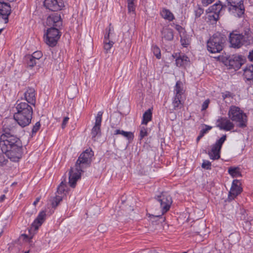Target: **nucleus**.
<instances>
[{"instance_id": "e433bc0d", "label": "nucleus", "mask_w": 253, "mask_h": 253, "mask_svg": "<svg viewBox=\"0 0 253 253\" xmlns=\"http://www.w3.org/2000/svg\"><path fill=\"white\" fill-rule=\"evenodd\" d=\"M148 135L147 128L145 126H140V130L139 135V140H142L144 137Z\"/></svg>"}, {"instance_id": "79ce46f5", "label": "nucleus", "mask_w": 253, "mask_h": 253, "mask_svg": "<svg viewBox=\"0 0 253 253\" xmlns=\"http://www.w3.org/2000/svg\"><path fill=\"white\" fill-rule=\"evenodd\" d=\"M4 152H0V166H3L6 165L8 162L7 159H5Z\"/></svg>"}, {"instance_id": "c756f323", "label": "nucleus", "mask_w": 253, "mask_h": 253, "mask_svg": "<svg viewBox=\"0 0 253 253\" xmlns=\"http://www.w3.org/2000/svg\"><path fill=\"white\" fill-rule=\"evenodd\" d=\"M206 12L207 14V18L208 19V21L212 24L216 23V21L219 19V15L211 12Z\"/></svg>"}, {"instance_id": "f704fd0d", "label": "nucleus", "mask_w": 253, "mask_h": 253, "mask_svg": "<svg viewBox=\"0 0 253 253\" xmlns=\"http://www.w3.org/2000/svg\"><path fill=\"white\" fill-rule=\"evenodd\" d=\"M206 128L202 129L200 132L198 136L197 137L196 141L197 142L204 136L205 133H206L209 130L212 128V127L206 125Z\"/></svg>"}, {"instance_id": "9b49d317", "label": "nucleus", "mask_w": 253, "mask_h": 253, "mask_svg": "<svg viewBox=\"0 0 253 253\" xmlns=\"http://www.w3.org/2000/svg\"><path fill=\"white\" fill-rule=\"evenodd\" d=\"M228 4L229 11L235 10L237 11L239 17H241L245 12V7L243 0H227Z\"/></svg>"}, {"instance_id": "e2e57ef3", "label": "nucleus", "mask_w": 253, "mask_h": 253, "mask_svg": "<svg viewBox=\"0 0 253 253\" xmlns=\"http://www.w3.org/2000/svg\"><path fill=\"white\" fill-rule=\"evenodd\" d=\"M30 251H26L24 252V253H29Z\"/></svg>"}, {"instance_id": "680f3d73", "label": "nucleus", "mask_w": 253, "mask_h": 253, "mask_svg": "<svg viewBox=\"0 0 253 253\" xmlns=\"http://www.w3.org/2000/svg\"><path fill=\"white\" fill-rule=\"evenodd\" d=\"M7 1H8L9 2H12V1H14L15 0H7Z\"/></svg>"}, {"instance_id": "864d4df0", "label": "nucleus", "mask_w": 253, "mask_h": 253, "mask_svg": "<svg viewBox=\"0 0 253 253\" xmlns=\"http://www.w3.org/2000/svg\"><path fill=\"white\" fill-rule=\"evenodd\" d=\"M110 28L108 30V32L104 36V41H109V36H110Z\"/></svg>"}, {"instance_id": "37998d69", "label": "nucleus", "mask_w": 253, "mask_h": 253, "mask_svg": "<svg viewBox=\"0 0 253 253\" xmlns=\"http://www.w3.org/2000/svg\"><path fill=\"white\" fill-rule=\"evenodd\" d=\"M234 95L233 93L230 92V91H226L222 93V97L223 99L225 100L227 98H230L233 99L234 97Z\"/></svg>"}, {"instance_id": "ea45409f", "label": "nucleus", "mask_w": 253, "mask_h": 253, "mask_svg": "<svg viewBox=\"0 0 253 253\" xmlns=\"http://www.w3.org/2000/svg\"><path fill=\"white\" fill-rule=\"evenodd\" d=\"M66 184L64 183V182H61L60 184L58 186L57 192L58 194H62L64 193V192L66 191Z\"/></svg>"}, {"instance_id": "5701e85b", "label": "nucleus", "mask_w": 253, "mask_h": 253, "mask_svg": "<svg viewBox=\"0 0 253 253\" xmlns=\"http://www.w3.org/2000/svg\"><path fill=\"white\" fill-rule=\"evenodd\" d=\"M226 7V6L225 5H223L221 2L219 1L218 3H216L209 7L206 10V12H211L219 15L222 10L224 9Z\"/></svg>"}, {"instance_id": "7ed1b4c3", "label": "nucleus", "mask_w": 253, "mask_h": 253, "mask_svg": "<svg viewBox=\"0 0 253 253\" xmlns=\"http://www.w3.org/2000/svg\"><path fill=\"white\" fill-rule=\"evenodd\" d=\"M16 112L14 114L13 118L22 127L29 125L31 123L33 113V108L30 105L25 102L17 101L15 105Z\"/></svg>"}, {"instance_id": "20e7f679", "label": "nucleus", "mask_w": 253, "mask_h": 253, "mask_svg": "<svg viewBox=\"0 0 253 253\" xmlns=\"http://www.w3.org/2000/svg\"><path fill=\"white\" fill-rule=\"evenodd\" d=\"M229 40L231 47L235 48L253 43V37L249 28H246L241 34L237 31L232 32L230 34Z\"/></svg>"}, {"instance_id": "f8f14e48", "label": "nucleus", "mask_w": 253, "mask_h": 253, "mask_svg": "<svg viewBox=\"0 0 253 253\" xmlns=\"http://www.w3.org/2000/svg\"><path fill=\"white\" fill-rule=\"evenodd\" d=\"M11 12V7L9 3L0 0V19H3L4 23L8 22L9 16Z\"/></svg>"}, {"instance_id": "c03bdc74", "label": "nucleus", "mask_w": 253, "mask_h": 253, "mask_svg": "<svg viewBox=\"0 0 253 253\" xmlns=\"http://www.w3.org/2000/svg\"><path fill=\"white\" fill-rule=\"evenodd\" d=\"M195 17L199 18L204 12V9L200 6H198L194 10Z\"/></svg>"}, {"instance_id": "6e6d98bb", "label": "nucleus", "mask_w": 253, "mask_h": 253, "mask_svg": "<svg viewBox=\"0 0 253 253\" xmlns=\"http://www.w3.org/2000/svg\"><path fill=\"white\" fill-rule=\"evenodd\" d=\"M40 200V197L37 198L35 200V201L34 202L33 205L35 206H36L37 205V204L39 202Z\"/></svg>"}, {"instance_id": "bf43d9fd", "label": "nucleus", "mask_w": 253, "mask_h": 253, "mask_svg": "<svg viewBox=\"0 0 253 253\" xmlns=\"http://www.w3.org/2000/svg\"><path fill=\"white\" fill-rule=\"evenodd\" d=\"M3 30V28L0 29V35L1 34Z\"/></svg>"}, {"instance_id": "412c9836", "label": "nucleus", "mask_w": 253, "mask_h": 253, "mask_svg": "<svg viewBox=\"0 0 253 253\" xmlns=\"http://www.w3.org/2000/svg\"><path fill=\"white\" fill-rule=\"evenodd\" d=\"M161 35L162 40L171 41L174 37L173 30L168 27H164L161 30Z\"/></svg>"}, {"instance_id": "6ab92c4d", "label": "nucleus", "mask_w": 253, "mask_h": 253, "mask_svg": "<svg viewBox=\"0 0 253 253\" xmlns=\"http://www.w3.org/2000/svg\"><path fill=\"white\" fill-rule=\"evenodd\" d=\"M46 213L45 211H42L40 212L37 217L35 219V220L33 222L32 226L30 229L29 230V232H30L32 230H34V231L38 230L39 227L41 226L44 221Z\"/></svg>"}, {"instance_id": "6e6552de", "label": "nucleus", "mask_w": 253, "mask_h": 253, "mask_svg": "<svg viewBox=\"0 0 253 253\" xmlns=\"http://www.w3.org/2000/svg\"><path fill=\"white\" fill-rule=\"evenodd\" d=\"M3 126L2 127V133L1 134L0 138L3 137L4 136H9L11 135H15L14 133L17 131V122L11 119H6L3 122Z\"/></svg>"}, {"instance_id": "13d9d810", "label": "nucleus", "mask_w": 253, "mask_h": 253, "mask_svg": "<svg viewBox=\"0 0 253 253\" xmlns=\"http://www.w3.org/2000/svg\"><path fill=\"white\" fill-rule=\"evenodd\" d=\"M22 236L24 237V238H28V236L26 234H23Z\"/></svg>"}, {"instance_id": "5fc2aeb1", "label": "nucleus", "mask_w": 253, "mask_h": 253, "mask_svg": "<svg viewBox=\"0 0 253 253\" xmlns=\"http://www.w3.org/2000/svg\"><path fill=\"white\" fill-rule=\"evenodd\" d=\"M248 58L250 61H253V50L249 52Z\"/></svg>"}, {"instance_id": "338daca9", "label": "nucleus", "mask_w": 253, "mask_h": 253, "mask_svg": "<svg viewBox=\"0 0 253 253\" xmlns=\"http://www.w3.org/2000/svg\"><path fill=\"white\" fill-rule=\"evenodd\" d=\"M33 236H32L31 237H30V239H32Z\"/></svg>"}, {"instance_id": "aec40b11", "label": "nucleus", "mask_w": 253, "mask_h": 253, "mask_svg": "<svg viewBox=\"0 0 253 253\" xmlns=\"http://www.w3.org/2000/svg\"><path fill=\"white\" fill-rule=\"evenodd\" d=\"M36 91L33 87H28L24 93V98L28 104L35 105L36 102Z\"/></svg>"}, {"instance_id": "a878e982", "label": "nucleus", "mask_w": 253, "mask_h": 253, "mask_svg": "<svg viewBox=\"0 0 253 253\" xmlns=\"http://www.w3.org/2000/svg\"><path fill=\"white\" fill-rule=\"evenodd\" d=\"M114 135L121 134L126 138H127L129 141H131L133 139L134 135L132 132L130 131H125L123 130L116 129L115 130Z\"/></svg>"}, {"instance_id": "f03ea898", "label": "nucleus", "mask_w": 253, "mask_h": 253, "mask_svg": "<svg viewBox=\"0 0 253 253\" xmlns=\"http://www.w3.org/2000/svg\"><path fill=\"white\" fill-rule=\"evenodd\" d=\"M93 155L94 152L90 148L86 149L80 154L75 168H71L69 172V183L71 187H75L77 180L81 178L83 169L90 167Z\"/></svg>"}, {"instance_id": "1a4fd4ad", "label": "nucleus", "mask_w": 253, "mask_h": 253, "mask_svg": "<svg viewBox=\"0 0 253 253\" xmlns=\"http://www.w3.org/2000/svg\"><path fill=\"white\" fill-rule=\"evenodd\" d=\"M226 139V135H223L217 140L215 143L211 146V150L209 151L208 155L211 159L218 160L220 158V153L222 146Z\"/></svg>"}, {"instance_id": "f257e3e1", "label": "nucleus", "mask_w": 253, "mask_h": 253, "mask_svg": "<svg viewBox=\"0 0 253 253\" xmlns=\"http://www.w3.org/2000/svg\"><path fill=\"white\" fill-rule=\"evenodd\" d=\"M1 151L12 162H18L23 155V146L21 140L16 135L4 136L0 138Z\"/></svg>"}, {"instance_id": "4c0bfd02", "label": "nucleus", "mask_w": 253, "mask_h": 253, "mask_svg": "<svg viewBox=\"0 0 253 253\" xmlns=\"http://www.w3.org/2000/svg\"><path fill=\"white\" fill-rule=\"evenodd\" d=\"M154 54L158 59H160L161 57V51L158 46L157 45H153L152 47Z\"/></svg>"}, {"instance_id": "58836bf2", "label": "nucleus", "mask_w": 253, "mask_h": 253, "mask_svg": "<svg viewBox=\"0 0 253 253\" xmlns=\"http://www.w3.org/2000/svg\"><path fill=\"white\" fill-rule=\"evenodd\" d=\"M62 200V196L56 195L52 201V206L53 208L56 207L59 203Z\"/></svg>"}, {"instance_id": "dca6fc26", "label": "nucleus", "mask_w": 253, "mask_h": 253, "mask_svg": "<svg viewBox=\"0 0 253 253\" xmlns=\"http://www.w3.org/2000/svg\"><path fill=\"white\" fill-rule=\"evenodd\" d=\"M241 183L239 180L235 179L233 181L230 191L228 194L229 200L234 199L242 191V188L240 187Z\"/></svg>"}, {"instance_id": "3c124183", "label": "nucleus", "mask_w": 253, "mask_h": 253, "mask_svg": "<svg viewBox=\"0 0 253 253\" xmlns=\"http://www.w3.org/2000/svg\"><path fill=\"white\" fill-rule=\"evenodd\" d=\"M69 118L68 117H64L62 123V128H64L67 124Z\"/></svg>"}, {"instance_id": "423d86ee", "label": "nucleus", "mask_w": 253, "mask_h": 253, "mask_svg": "<svg viewBox=\"0 0 253 253\" xmlns=\"http://www.w3.org/2000/svg\"><path fill=\"white\" fill-rule=\"evenodd\" d=\"M228 115L233 122L238 123V127L244 128L247 126V116L239 107L234 105L230 106Z\"/></svg>"}, {"instance_id": "052dcab7", "label": "nucleus", "mask_w": 253, "mask_h": 253, "mask_svg": "<svg viewBox=\"0 0 253 253\" xmlns=\"http://www.w3.org/2000/svg\"><path fill=\"white\" fill-rule=\"evenodd\" d=\"M3 233V230H1L0 232V237H1V236L2 235Z\"/></svg>"}, {"instance_id": "0e129e2a", "label": "nucleus", "mask_w": 253, "mask_h": 253, "mask_svg": "<svg viewBox=\"0 0 253 253\" xmlns=\"http://www.w3.org/2000/svg\"><path fill=\"white\" fill-rule=\"evenodd\" d=\"M101 227H102V225H99V226H98V229H99V228H100Z\"/></svg>"}, {"instance_id": "393cba45", "label": "nucleus", "mask_w": 253, "mask_h": 253, "mask_svg": "<svg viewBox=\"0 0 253 253\" xmlns=\"http://www.w3.org/2000/svg\"><path fill=\"white\" fill-rule=\"evenodd\" d=\"M160 14L163 18L169 21H172L175 18L173 13L169 9L166 8H163Z\"/></svg>"}, {"instance_id": "a19ab883", "label": "nucleus", "mask_w": 253, "mask_h": 253, "mask_svg": "<svg viewBox=\"0 0 253 253\" xmlns=\"http://www.w3.org/2000/svg\"><path fill=\"white\" fill-rule=\"evenodd\" d=\"M104 49L106 52H108L109 50L111 48L114 42L112 41H104Z\"/></svg>"}, {"instance_id": "bb28decb", "label": "nucleus", "mask_w": 253, "mask_h": 253, "mask_svg": "<svg viewBox=\"0 0 253 253\" xmlns=\"http://www.w3.org/2000/svg\"><path fill=\"white\" fill-rule=\"evenodd\" d=\"M174 91L175 92V94L174 96H182V94L184 93V90L183 88V84L181 81H178L176 82L174 86Z\"/></svg>"}, {"instance_id": "0eeeda50", "label": "nucleus", "mask_w": 253, "mask_h": 253, "mask_svg": "<svg viewBox=\"0 0 253 253\" xmlns=\"http://www.w3.org/2000/svg\"><path fill=\"white\" fill-rule=\"evenodd\" d=\"M60 28L52 27L47 29L44 41L49 46L54 47L56 45L61 36V33L59 32Z\"/></svg>"}, {"instance_id": "2f4dec72", "label": "nucleus", "mask_w": 253, "mask_h": 253, "mask_svg": "<svg viewBox=\"0 0 253 253\" xmlns=\"http://www.w3.org/2000/svg\"><path fill=\"white\" fill-rule=\"evenodd\" d=\"M136 0H127V9L129 13L132 12L135 13L136 5L135 4V1Z\"/></svg>"}, {"instance_id": "ddd939ff", "label": "nucleus", "mask_w": 253, "mask_h": 253, "mask_svg": "<svg viewBox=\"0 0 253 253\" xmlns=\"http://www.w3.org/2000/svg\"><path fill=\"white\" fill-rule=\"evenodd\" d=\"M46 25L49 28H61L62 21L60 14L54 13L49 15L46 18Z\"/></svg>"}, {"instance_id": "9d476101", "label": "nucleus", "mask_w": 253, "mask_h": 253, "mask_svg": "<svg viewBox=\"0 0 253 253\" xmlns=\"http://www.w3.org/2000/svg\"><path fill=\"white\" fill-rule=\"evenodd\" d=\"M156 199L160 204L162 213L164 214L167 212L169 210L172 203L171 196L167 193L162 192Z\"/></svg>"}, {"instance_id": "4d7b16f0", "label": "nucleus", "mask_w": 253, "mask_h": 253, "mask_svg": "<svg viewBox=\"0 0 253 253\" xmlns=\"http://www.w3.org/2000/svg\"><path fill=\"white\" fill-rule=\"evenodd\" d=\"M5 195H1V196L0 197V202H3V200L5 199Z\"/></svg>"}, {"instance_id": "72a5a7b5", "label": "nucleus", "mask_w": 253, "mask_h": 253, "mask_svg": "<svg viewBox=\"0 0 253 253\" xmlns=\"http://www.w3.org/2000/svg\"><path fill=\"white\" fill-rule=\"evenodd\" d=\"M180 42L181 45L184 47H187L190 43V39L189 36H180Z\"/></svg>"}, {"instance_id": "de8ad7c7", "label": "nucleus", "mask_w": 253, "mask_h": 253, "mask_svg": "<svg viewBox=\"0 0 253 253\" xmlns=\"http://www.w3.org/2000/svg\"><path fill=\"white\" fill-rule=\"evenodd\" d=\"M202 167L206 169H211V163L209 161L204 160L202 165Z\"/></svg>"}, {"instance_id": "c85d7f7f", "label": "nucleus", "mask_w": 253, "mask_h": 253, "mask_svg": "<svg viewBox=\"0 0 253 253\" xmlns=\"http://www.w3.org/2000/svg\"><path fill=\"white\" fill-rule=\"evenodd\" d=\"M91 138L96 141L97 138L101 135V128L100 126H93L91 132Z\"/></svg>"}, {"instance_id": "f3484780", "label": "nucleus", "mask_w": 253, "mask_h": 253, "mask_svg": "<svg viewBox=\"0 0 253 253\" xmlns=\"http://www.w3.org/2000/svg\"><path fill=\"white\" fill-rule=\"evenodd\" d=\"M172 57L175 59V64L177 67H185L190 62L189 58L183 53H175Z\"/></svg>"}, {"instance_id": "2eb2a0df", "label": "nucleus", "mask_w": 253, "mask_h": 253, "mask_svg": "<svg viewBox=\"0 0 253 253\" xmlns=\"http://www.w3.org/2000/svg\"><path fill=\"white\" fill-rule=\"evenodd\" d=\"M216 126L220 130L230 131L234 127V125L226 117H219L216 121Z\"/></svg>"}, {"instance_id": "4468645a", "label": "nucleus", "mask_w": 253, "mask_h": 253, "mask_svg": "<svg viewBox=\"0 0 253 253\" xmlns=\"http://www.w3.org/2000/svg\"><path fill=\"white\" fill-rule=\"evenodd\" d=\"M43 5L49 10L57 11L64 7V3L62 0H44Z\"/></svg>"}, {"instance_id": "49530a36", "label": "nucleus", "mask_w": 253, "mask_h": 253, "mask_svg": "<svg viewBox=\"0 0 253 253\" xmlns=\"http://www.w3.org/2000/svg\"><path fill=\"white\" fill-rule=\"evenodd\" d=\"M34 58L36 59L38 61L40 59L42 56V52L40 51H37L34 52L32 55H31Z\"/></svg>"}, {"instance_id": "09e8293b", "label": "nucleus", "mask_w": 253, "mask_h": 253, "mask_svg": "<svg viewBox=\"0 0 253 253\" xmlns=\"http://www.w3.org/2000/svg\"><path fill=\"white\" fill-rule=\"evenodd\" d=\"M210 102V100L208 99L203 102L202 106V111L205 110L208 108Z\"/></svg>"}, {"instance_id": "69168bd1", "label": "nucleus", "mask_w": 253, "mask_h": 253, "mask_svg": "<svg viewBox=\"0 0 253 253\" xmlns=\"http://www.w3.org/2000/svg\"><path fill=\"white\" fill-rule=\"evenodd\" d=\"M12 185H15V183H12Z\"/></svg>"}, {"instance_id": "39448f33", "label": "nucleus", "mask_w": 253, "mask_h": 253, "mask_svg": "<svg viewBox=\"0 0 253 253\" xmlns=\"http://www.w3.org/2000/svg\"><path fill=\"white\" fill-rule=\"evenodd\" d=\"M226 41V37L220 33L213 35L207 43L208 50L212 53L220 52L223 48Z\"/></svg>"}, {"instance_id": "4be33fe9", "label": "nucleus", "mask_w": 253, "mask_h": 253, "mask_svg": "<svg viewBox=\"0 0 253 253\" xmlns=\"http://www.w3.org/2000/svg\"><path fill=\"white\" fill-rule=\"evenodd\" d=\"M184 101L182 99V96H174L172 99V104L173 110L178 111L184 107Z\"/></svg>"}, {"instance_id": "cd10ccee", "label": "nucleus", "mask_w": 253, "mask_h": 253, "mask_svg": "<svg viewBox=\"0 0 253 253\" xmlns=\"http://www.w3.org/2000/svg\"><path fill=\"white\" fill-rule=\"evenodd\" d=\"M152 112L150 109L147 110L143 115L142 125H146L148 123L152 120Z\"/></svg>"}, {"instance_id": "a211bd4d", "label": "nucleus", "mask_w": 253, "mask_h": 253, "mask_svg": "<svg viewBox=\"0 0 253 253\" xmlns=\"http://www.w3.org/2000/svg\"><path fill=\"white\" fill-rule=\"evenodd\" d=\"M244 60L241 56H232L229 57L228 59V64L230 68L233 69L235 70H238L243 64Z\"/></svg>"}, {"instance_id": "473e14b6", "label": "nucleus", "mask_w": 253, "mask_h": 253, "mask_svg": "<svg viewBox=\"0 0 253 253\" xmlns=\"http://www.w3.org/2000/svg\"><path fill=\"white\" fill-rule=\"evenodd\" d=\"M228 172L233 177L241 176V174L237 168H229Z\"/></svg>"}, {"instance_id": "603ef678", "label": "nucleus", "mask_w": 253, "mask_h": 253, "mask_svg": "<svg viewBox=\"0 0 253 253\" xmlns=\"http://www.w3.org/2000/svg\"><path fill=\"white\" fill-rule=\"evenodd\" d=\"M175 29L179 32L181 33L183 30L182 26L178 24H176L175 26Z\"/></svg>"}, {"instance_id": "7c9ffc66", "label": "nucleus", "mask_w": 253, "mask_h": 253, "mask_svg": "<svg viewBox=\"0 0 253 253\" xmlns=\"http://www.w3.org/2000/svg\"><path fill=\"white\" fill-rule=\"evenodd\" d=\"M26 63L28 66L33 67L36 64L37 61L31 55H27L25 57Z\"/></svg>"}, {"instance_id": "b1692460", "label": "nucleus", "mask_w": 253, "mask_h": 253, "mask_svg": "<svg viewBox=\"0 0 253 253\" xmlns=\"http://www.w3.org/2000/svg\"><path fill=\"white\" fill-rule=\"evenodd\" d=\"M243 75L248 81H251L253 79V65H247L244 69Z\"/></svg>"}, {"instance_id": "8fccbe9b", "label": "nucleus", "mask_w": 253, "mask_h": 253, "mask_svg": "<svg viewBox=\"0 0 253 253\" xmlns=\"http://www.w3.org/2000/svg\"><path fill=\"white\" fill-rule=\"evenodd\" d=\"M215 0H201L203 6H207L209 4L212 3Z\"/></svg>"}, {"instance_id": "c9c22d12", "label": "nucleus", "mask_w": 253, "mask_h": 253, "mask_svg": "<svg viewBox=\"0 0 253 253\" xmlns=\"http://www.w3.org/2000/svg\"><path fill=\"white\" fill-rule=\"evenodd\" d=\"M103 112L102 111H99L98 112L97 116L95 118V123L94 126H101V122H102V116Z\"/></svg>"}, {"instance_id": "a18cd8bd", "label": "nucleus", "mask_w": 253, "mask_h": 253, "mask_svg": "<svg viewBox=\"0 0 253 253\" xmlns=\"http://www.w3.org/2000/svg\"><path fill=\"white\" fill-rule=\"evenodd\" d=\"M40 127L41 124L40 122H37L33 126V128L32 130V135L35 134L38 132V131L40 129Z\"/></svg>"}]
</instances>
